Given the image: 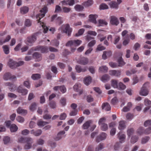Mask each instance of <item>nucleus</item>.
<instances>
[{
	"mask_svg": "<svg viewBox=\"0 0 151 151\" xmlns=\"http://www.w3.org/2000/svg\"><path fill=\"white\" fill-rule=\"evenodd\" d=\"M37 33H34L32 35L27 37L25 41V43L27 45L30 46L32 45L37 40Z\"/></svg>",
	"mask_w": 151,
	"mask_h": 151,
	"instance_id": "1",
	"label": "nucleus"
},
{
	"mask_svg": "<svg viewBox=\"0 0 151 151\" xmlns=\"http://www.w3.org/2000/svg\"><path fill=\"white\" fill-rule=\"evenodd\" d=\"M47 11V6H44L43 8L40 11V13L37 14L36 16V18L37 19V23H39L41 22L40 24H41V21H40L41 19L43 18L45 16V13H46Z\"/></svg>",
	"mask_w": 151,
	"mask_h": 151,
	"instance_id": "2",
	"label": "nucleus"
},
{
	"mask_svg": "<svg viewBox=\"0 0 151 151\" xmlns=\"http://www.w3.org/2000/svg\"><path fill=\"white\" fill-rule=\"evenodd\" d=\"M24 64L23 61H19L18 62H15L12 59H9L8 62V65L12 69H14L18 66L22 65Z\"/></svg>",
	"mask_w": 151,
	"mask_h": 151,
	"instance_id": "3",
	"label": "nucleus"
},
{
	"mask_svg": "<svg viewBox=\"0 0 151 151\" xmlns=\"http://www.w3.org/2000/svg\"><path fill=\"white\" fill-rule=\"evenodd\" d=\"M61 29V32L62 33H66L68 34V36H70L72 31V29L70 28L69 24L63 25L60 29Z\"/></svg>",
	"mask_w": 151,
	"mask_h": 151,
	"instance_id": "4",
	"label": "nucleus"
},
{
	"mask_svg": "<svg viewBox=\"0 0 151 151\" xmlns=\"http://www.w3.org/2000/svg\"><path fill=\"white\" fill-rule=\"evenodd\" d=\"M149 82H146L145 83L139 92L140 95L145 96L148 95L149 91L147 88L149 87Z\"/></svg>",
	"mask_w": 151,
	"mask_h": 151,
	"instance_id": "5",
	"label": "nucleus"
},
{
	"mask_svg": "<svg viewBox=\"0 0 151 151\" xmlns=\"http://www.w3.org/2000/svg\"><path fill=\"white\" fill-rule=\"evenodd\" d=\"M25 143L26 144L24 147V149L25 150L30 149L32 147V144L33 142V139L30 137H25Z\"/></svg>",
	"mask_w": 151,
	"mask_h": 151,
	"instance_id": "6",
	"label": "nucleus"
},
{
	"mask_svg": "<svg viewBox=\"0 0 151 151\" xmlns=\"http://www.w3.org/2000/svg\"><path fill=\"white\" fill-rule=\"evenodd\" d=\"M81 43L82 41L78 40L68 41L66 43V46H74L75 47H76L79 45Z\"/></svg>",
	"mask_w": 151,
	"mask_h": 151,
	"instance_id": "7",
	"label": "nucleus"
},
{
	"mask_svg": "<svg viewBox=\"0 0 151 151\" xmlns=\"http://www.w3.org/2000/svg\"><path fill=\"white\" fill-rule=\"evenodd\" d=\"M32 50L35 51H40L42 53H46L48 52V48L46 46H38L32 47Z\"/></svg>",
	"mask_w": 151,
	"mask_h": 151,
	"instance_id": "8",
	"label": "nucleus"
},
{
	"mask_svg": "<svg viewBox=\"0 0 151 151\" xmlns=\"http://www.w3.org/2000/svg\"><path fill=\"white\" fill-rule=\"evenodd\" d=\"M151 132V128L149 127L145 130L143 129L142 127H140L138 129L137 133L139 135H141L143 134H148Z\"/></svg>",
	"mask_w": 151,
	"mask_h": 151,
	"instance_id": "9",
	"label": "nucleus"
},
{
	"mask_svg": "<svg viewBox=\"0 0 151 151\" xmlns=\"http://www.w3.org/2000/svg\"><path fill=\"white\" fill-rule=\"evenodd\" d=\"M3 79L7 81L9 80L12 81H14L16 80V77L14 75L12 76L9 73H6L3 76Z\"/></svg>",
	"mask_w": 151,
	"mask_h": 151,
	"instance_id": "10",
	"label": "nucleus"
},
{
	"mask_svg": "<svg viewBox=\"0 0 151 151\" xmlns=\"http://www.w3.org/2000/svg\"><path fill=\"white\" fill-rule=\"evenodd\" d=\"M110 23L111 24L116 26L119 24V22L118 18L115 16H111L110 17Z\"/></svg>",
	"mask_w": 151,
	"mask_h": 151,
	"instance_id": "11",
	"label": "nucleus"
},
{
	"mask_svg": "<svg viewBox=\"0 0 151 151\" xmlns=\"http://www.w3.org/2000/svg\"><path fill=\"white\" fill-rule=\"evenodd\" d=\"M107 134L105 132H102L99 136L97 137L96 141L97 142H99L100 141L105 139L106 138Z\"/></svg>",
	"mask_w": 151,
	"mask_h": 151,
	"instance_id": "12",
	"label": "nucleus"
},
{
	"mask_svg": "<svg viewBox=\"0 0 151 151\" xmlns=\"http://www.w3.org/2000/svg\"><path fill=\"white\" fill-rule=\"evenodd\" d=\"M109 74L110 75L118 77L121 75V71L119 70H111L109 71Z\"/></svg>",
	"mask_w": 151,
	"mask_h": 151,
	"instance_id": "13",
	"label": "nucleus"
},
{
	"mask_svg": "<svg viewBox=\"0 0 151 151\" xmlns=\"http://www.w3.org/2000/svg\"><path fill=\"white\" fill-rule=\"evenodd\" d=\"M97 17L98 16L96 14H91L89 16V20L91 22L96 24L97 23L96 19Z\"/></svg>",
	"mask_w": 151,
	"mask_h": 151,
	"instance_id": "14",
	"label": "nucleus"
},
{
	"mask_svg": "<svg viewBox=\"0 0 151 151\" xmlns=\"http://www.w3.org/2000/svg\"><path fill=\"white\" fill-rule=\"evenodd\" d=\"M81 86V85L80 83H77L75 84L73 87L74 91L77 92L79 91L80 94H82L83 93V91L82 90H80Z\"/></svg>",
	"mask_w": 151,
	"mask_h": 151,
	"instance_id": "15",
	"label": "nucleus"
},
{
	"mask_svg": "<svg viewBox=\"0 0 151 151\" xmlns=\"http://www.w3.org/2000/svg\"><path fill=\"white\" fill-rule=\"evenodd\" d=\"M53 89L55 91L60 90V91L63 93H65L66 91V88L64 86H55L54 87Z\"/></svg>",
	"mask_w": 151,
	"mask_h": 151,
	"instance_id": "16",
	"label": "nucleus"
},
{
	"mask_svg": "<svg viewBox=\"0 0 151 151\" xmlns=\"http://www.w3.org/2000/svg\"><path fill=\"white\" fill-rule=\"evenodd\" d=\"M33 58L36 59L37 61H40L42 59V55L40 53L37 52H35L32 54Z\"/></svg>",
	"mask_w": 151,
	"mask_h": 151,
	"instance_id": "17",
	"label": "nucleus"
},
{
	"mask_svg": "<svg viewBox=\"0 0 151 151\" xmlns=\"http://www.w3.org/2000/svg\"><path fill=\"white\" fill-rule=\"evenodd\" d=\"M118 137L119 138L120 142L122 143L124 142V140L126 138L125 135L122 134L121 132H119L117 134Z\"/></svg>",
	"mask_w": 151,
	"mask_h": 151,
	"instance_id": "18",
	"label": "nucleus"
},
{
	"mask_svg": "<svg viewBox=\"0 0 151 151\" xmlns=\"http://www.w3.org/2000/svg\"><path fill=\"white\" fill-rule=\"evenodd\" d=\"M17 91L20 93H21L22 95H25L27 93V90L25 88H23L21 86H19L17 89Z\"/></svg>",
	"mask_w": 151,
	"mask_h": 151,
	"instance_id": "19",
	"label": "nucleus"
},
{
	"mask_svg": "<svg viewBox=\"0 0 151 151\" xmlns=\"http://www.w3.org/2000/svg\"><path fill=\"white\" fill-rule=\"evenodd\" d=\"M17 111L18 114L24 115H26L27 113V111L26 110L23 109L20 107H19L17 109Z\"/></svg>",
	"mask_w": 151,
	"mask_h": 151,
	"instance_id": "20",
	"label": "nucleus"
},
{
	"mask_svg": "<svg viewBox=\"0 0 151 151\" xmlns=\"http://www.w3.org/2000/svg\"><path fill=\"white\" fill-rule=\"evenodd\" d=\"M88 59L87 58H82L80 59L78 61L79 64L85 65L88 64Z\"/></svg>",
	"mask_w": 151,
	"mask_h": 151,
	"instance_id": "21",
	"label": "nucleus"
},
{
	"mask_svg": "<svg viewBox=\"0 0 151 151\" xmlns=\"http://www.w3.org/2000/svg\"><path fill=\"white\" fill-rule=\"evenodd\" d=\"M112 53L110 51H104L102 57L104 59H105L107 57H110L112 55Z\"/></svg>",
	"mask_w": 151,
	"mask_h": 151,
	"instance_id": "22",
	"label": "nucleus"
},
{
	"mask_svg": "<svg viewBox=\"0 0 151 151\" xmlns=\"http://www.w3.org/2000/svg\"><path fill=\"white\" fill-rule=\"evenodd\" d=\"M125 122L123 120L120 121L119 122L118 127L119 129L120 130H123L126 128Z\"/></svg>",
	"mask_w": 151,
	"mask_h": 151,
	"instance_id": "23",
	"label": "nucleus"
},
{
	"mask_svg": "<svg viewBox=\"0 0 151 151\" xmlns=\"http://www.w3.org/2000/svg\"><path fill=\"white\" fill-rule=\"evenodd\" d=\"M102 109H104L106 111H109L110 110L111 107L109 103H103L102 105Z\"/></svg>",
	"mask_w": 151,
	"mask_h": 151,
	"instance_id": "24",
	"label": "nucleus"
},
{
	"mask_svg": "<svg viewBox=\"0 0 151 151\" xmlns=\"http://www.w3.org/2000/svg\"><path fill=\"white\" fill-rule=\"evenodd\" d=\"M76 70L78 73H80L81 72L86 71V67L81 68L80 66L77 65L76 66Z\"/></svg>",
	"mask_w": 151,
	"mask_h": 151,
	"instance_id": "25",
	"label": "nucleus"
},
{
	"mask_svg": "<svg viewBox=\"0 0 151 151\" xmlns=\"http://www.w3.org/2000/svg\"><path fill=\"white\" fill-rule=\"evenodd\" d=\"M31 133L36 136H38L41 134L42 131L40 129H38L35 131H34V130H32L31 131Z\"/></svg>",
	"mask_w": 151,
	"mask_h": 151,
	"instance_id": "26",
	"label": "nucleus"
},
{
	"mask_svg": "<svg viewBox=\"0 0 151 151\" xmlns=\"http://www.w3.org/2000/svg\"><path fill=\"white\" fill-rule=\"evenodd\" d=\"M65 132L64 131H62L59 132L57 134V137L55 138V139L56 141H58L60 140L62 137V136L65 134Z\"/></svg>",
	"mask_w": 151,
	"mask_h": 151,
	"instance_id": "27",
	"label": "nucleus"
},
{
	"mask_svg": "<svg viewBox=\"0 0 151 151\" xmlns=\"http://www.w3.org/2000/svg\"><path fill=\"white\" fill-rule=\"evenodd\" d=\"M91 82V76H89L85 78L84 82L86 86L89 85Z\"/></svg>",
	"mask_w": 151,
	"mask_h": 151,
	"instance_id": "28",
	"label": "nucleus"
},
{
	"mask_svg": "<svg viewBox=\"0 0 151 151\" xmlns=\"http://www.w3.org/2000/svg\"><path fill=\"white\" fill-rule=\"evenodd\" d=\"M92 121L91 120H89L86 122L84 124L83 126V128L84 129H87L90 126L91 124V123Z\"/></svg>",
	"mask_w": 151,
	"mask_h": 151,
	"instance_id": "29",
	"label": "nucleus"
},
{
	"mask_svg": "<svg viewBox=\"0 0 151 151\" xmlns=\"http://www.w3.org/2000/svg\"><path fill=\"white\" fill-rule=\"evenodd\" d=\"M29 8L27 6H24L20 8L21 13L24 14L28 12Z\"/></svg>",
	"mask_w": 151,
	"mask_h": 151,
	"instance_id": "30",
	"label": "nucleus"
},
{
	"mask_svg": "<svg viewBox=\"0 0 151 151\" xmlns=\"http://www.w3.org/2000/svg\"><path fill=\"white\" fill-rule=\"evenodd\" d=\"M134 132V130L133 128H130L127 129V134L128 138H130Z\"/></svg>",
	"mask_w": 151,
	"mask_h": 151,
	"instance_id": "31",
	"label": "nucleus"
},
{
	"mask_svg": "<svg viewBox=\"0 0 151 151\" xmlns=\"http://www.w3.org/2000/svg\"><path fill=\"white\" fill-rule=\"evenodd\" d=\"M110 77L109 75L105 74L103 75L101 78V80L104 82H106L109 79Z\"/></svg>",
	"mask_w": 151,
	"mask_h": 151,
	"instance_id": "32",
	"label": "nucleus"
},
{
	"mask_svg": "<svg viewBox=\"0 0 151 151\" xmlns=\"http://www.w3.org/2000/svg\"><path fill=\"white\" fill-rule=\"evenodd\" d=\"M119 4L116 1H112L110 3V6L111 7L117 9L118 8Z\"/></svg>",
	"mask_w": 151,
	"mask_h": 151,
	"instance_id": "33",
	"label": "nucleus"
},
{
	"mask_svg": "<svg viewBox=\"0 0 151 151\" xmlns=\"http://www.w3.org/2000/svg\"><path fill=\"white\" fill-rule=\"evenodd\" d=\"M111 84L112 87L114 88H118V81L115 80H112L111 81Z\"/></svg>",
	"mask_w": 151,
	"mask_h": 151,
	"instance_id": "34",
	"label": "nucleus"
},
{
	"mask_svg": "<svg viewBox=\"0 0 151 151\" xmlns=\"http://www.w3.org/2000/svg\"><path fill=\"white\" fill-rule=\"evenodd\" d=\"M18 127L15 124H12L10 126V130L12 132H16L17 131Z\"/></svg>",
	"mask_w": 151,
	"mask_h": 151,
	"instance_id": "35",
	"label": "nucleus"
},
{
	"mask_svg": "<svg viewBox=\"0 0 151 151\" xmlns=\"http://www.w3.org/2000/svg\"><path fill=\"white\" fill-rule=\"evenodd\" d=\"M108 70V68L106 66H103L99 68V71L100 72H106Z\"/></svg>",
	"mask_w": 151,
	"mask_h": 151,
	"instance_id": "36",
	"label": "nucleus"
},
{
	"mask_svg": "<svg viewBox=\"0 0 151 151\" xmlns=\"http://www.w3.org/2000/svg\"><path fill=\"white\" fill-rule=\"evenodd\" d=\"M5 85L6 86H9V88L11 91L12 92L14 91V86L13 84L9 82H7L5 83Z\"/></svg>",
	"mask_w": 151,
	"mask_h": 151,
	"instance_id": "37",
	"label": "nucleus"
},
{
	"mask_svg": "<svg viewBox=\"0 0 151 151\" xmlns=\"http://www.w3.org/2000/svg\"><path fill=\"white\" fill-rule=\"evenodd\" d=\"M93 3L92 0H88V1L84 2L83 5L85 6H88L91 5Z\"/></svg>",
	"mask_w": 151,
	"mask_h": 151,
	"instance_id": "38",
	"label": "nucleus"
},
{
	"mask_svg": "<svg viewBox=\"0 0 151 151\" xmlns=\"http://www.w3.org/2000/svg\"><path fill=\"white\" fill-rule=\"evenodd\" d=\"M37 125L40 127H43V126L47 124L48 123L47 122L39 120L37 122Z\"/></svg>",
	"mask_w": 151,
	"mask_h": 151,
	"instance_id": "39",
	"label": "nucleus"
},
{
	"mask_svg": "<svg viewBox=\"0 0 151 151\" xmlns=\"http://www.w3.org/2000/svg\"><path fill=\"white\" fill-rule=\"evenodd\" d=\"M4 52L6 54H8L9 52V48L7 45H4L2 47Z\"/></svg>",
	"mask_w": 151,
	"mask_h": 151,
	"instance_id": "40",
	"label": "nucleus"
},
{
	"mask_svg": "<svg viewBox=\"0 0 151 151\" xmlns=\"http://www.w3.org/2000/svg\"><path fill=\"white\" fill-rule=\"evenodd\" d=\"M99 25L101 26L106 25L108 24L106 20L103 19L99 20Z\"/></svg>",
	"mask_w": 151,
	"mask_h": 151,
	"instance_id": "41",
	"label": "nucleus"
},
{
	"mask_svg": "<svg viewBox=\"0 0 151 151\" xmlns=\"http://www.w3.org/2000/svg\"><path fill=\"white\" fill-rule=\"evenodd\" d=\"M51 45L57 47L59 44V42L58 40L55 39L51 42Z\"/></svg>",
	"mask_w": 151,
	"mask_h": 151,
	"instance_id": "42",
	"label": "nucleus"
},
{
	"mask_svg": "<svg viewBox=\"0 0 151 151\" xmlns=\"http://www.w3.org/2000/svg\"><path fill=\"white\" fill-rule=\"evenodd\" d=\"M118 62L119 64V66H122L125 64V63L123 60L122 57H120L119 58L118 60Z\"/></svg>",
	"mask_w": 151,
	"mask_h": 151,
	"instance_id": "43",
	"label": "nucleus"
},
{
	"mask_svg": "<svg viewBox=\"0 0 151 151\" xmlns=\"http://www.w3.org/2000/svg\"><path fill=\"white\" fill-rule=\"evenodd\" d=\"M75 9L78 11H81L83 10L84 7L80 5H77L74 7Z\"/></svg>",
	"mask_w": 151,
	"mask_h": 151,
	"instance_id": "44",
	"label": "nucleus"
},
{
	"mask_svg": "<svg viewBox=\"0 0 151 151\" xmlns=\"http://www.w3.org/2000/svg\"><path fill=\"white\" fill-rule=\"evenodd\" d=\"M31 78L34 80L40 79L41 78V75L38 74H34L32 75Z\"/></svg>",
	"mask_w": 151,
	"mask_h": 151,
	"instance_id": "45",
	"label": "nucleus"
},
{
	"mask_svg": "<svg viewBox=\"0 0 151 151\" xmlns=\"http://www.w3.org/2000/svg\"><path fill=\"white\" fill-rule=\"evenodd\" d=\"M126 88V86L122 82H120L118 84V88H116L119 90H124Z\"/></svg>",
	"mask_w": 151,
	"mask_h": 151,
	"instance_id": "46",
	"label": "nucleus"
},
{
	"mask_svg": "<svg viewBox=\"0 0 151 151\" xmlns=\"http://www.w3.org/2000/svg\"><path fill=\"white\" fill-rule=\"evenodd\" d=\"M71 9L70 8L64 6L62 8V12L65 13H67L70 11Z\"/></svg>",
	"mask_w": 151,
	"mask_h": 151,
	"instance_id": "47",
	"label": "nucleus"
},
{
	"mask_svg": "<svg viewBox=\"0 0 151 151\" xmlns=\"http://www.w3.org/2000/svg\"><path fill=\"white\" fill-rule=\"evenodd\" d=\"M104 148L103 143H100L95 149V151H99L102 150Z\"/></svg>",
	"mask_w": 151,
	"mask_h": 151,
	"instance_id": "48",
	"label": "nucleus"
},
{
	"mask_svg": "<svg viewBox=\"0 0 151 151\" xmlns=\"http://www.w3.org/2000/svg\"><path fill=\"white\" fill-rule=\"evenodd\" d=\"M150 137H149L147 136L145 137H143L141 141V143L142 144H145L150 139Z\"/></svg>",
	"mask_w": 151,
	"mask_h": 151,
	"instance_id": "49",
	"label": "nucleus"
},
{
	"mask_svg": "<svg viewBox=\"0 0 151 151\" xmlns=\"http://www.w3.org/2000/svg\"><path fill=\"white\" fill-rule=\"evenodd\" d=\"M108 126L107 124H104L101 125V129L104 131H106L108 129Z\"/></svg>",
	"mask_w": 151,
	"mask_h": 151,
	"instance_id": "50",
	"label": "nucleus"
},
{
	"mask_svg": "<svg viewBox=\"0 0 151 151\" xmlns=\"http://www.w3.org/2000/svg\"><path fill=\"white\" fill-rule=\"evenodd\" d=\"M138 136H134L131 137V143H134L137 142L138 140Z\"/></svg>",
	"mask_w": 151,
	"mask_h": 151,
	"instance_id": "51",
	"label": "nucleus"
},
{
	"mask_svg": "<svg viewBox=\"0 0 151 151\" xmlns=\"http://www.w3.org/2000/svg\"><path fill=\"white\" fill-rule=\"evenodd\" d=\"M37 104L34 102L31 104L29 107V109L32 111H34L36 109Z\"/></svg>",
	"mask_w": 151,
	"mask_h": 151,
	"instance_id": "52",
	"label": "nucleus"
},
{
	"mask_svg": "<svg viewBox=\"0 0 151 151\" xmlns=\"http://www.w3.org/2000/svg\"><path fill=\"white\" fill-rule=\"evenodd\" d=\"M84 32V29H80L79 30L78 33L76 34L75 36L76 37H78L79 36H81L83 35Z\"/></svg>",
	"mask_w": 151,
	"mask_h": 151,
	"instance_id": "53",
	"label": "nucleus"
},
{
	"mask_svg": "<svg viewBox=\"0 0 151 151\" xmlns=\"http://www.w3.org/2000/svg\"><path fill=\"white\" fill-rule=\"evenodd\" d=\"M106 121V118L105 117H102L99 119L98 121V124L99 125L104 124L105 121Z\"/></svg>",
	"mask_w": 151,
	"mask_h": 151,
	"instance_id": "54",
	"label": "nucleus"
},
{
	"mask_svg": "<svg viewBox=\"0 0 151 151\" xmlns=\"http://www.w3.org/2000/svg\"><path fill=\"white\" fill-rule=\"evenodd\" d=\"M3 141L5 144L9 143L10 141V138L8 137H5L3 138Z\"/></svg>",
	"mask_w": 151,
	"mask_h": 151,
	"instance_id": "55",
	"label": "nucleus"
},
{
	"mask_svg": "<svg viewBox=\"0 0 151 151\" xmlns=\"http://www.w3.org/2000/svg\"><path fill=\"white\" fill-rule=\"evenodd\" d=\"M16 120L19 122L23 123L24 121V118L20 116H18L16 118Z\"/></svg>",
	"mask_w": 151,
	"mask_h": 151,
	"instance_id": "56",
	"label": "nucleus"
},
{
	"mask_svg": "<svg viewBox=\"0 0 151 151\" xmlns=\"http://www.w3.org/2000/svg\"><path fill=\"white\" fill-rule=\"evenodd\" d=\"M62 9L60 6L59 5H56L55 8V13H59L61 12Z\"/></svg>",
	"mask_w": 151,
	"mask_h": 151,
	"instance_id": "57",
	"label": "nucleus"
},
{
	"mask_svg": "<svg viewBox=\"0 0 151 151\" xmlns=\"http://www.w3.org/2000/svg\"><path fill=\"white\" fill-rule=\"evenodd\" d=\"M86 100L89 103L92 102L93 101V98L91 95H88L86 97Z\"/></svg>",
	"mask_w": 151,
	"mask_h": 151,
	"instance_id": "58",
	"label": "nucleus"
},
{
	"mask_svg": "<svg viewBox=\"0 0 151 151\" xmlns=\"http://www.w3.org/2000/svg\"><path fill=\"white\" fill-rule=\"evenodd\" d=\"M108 6L106 4L104 3L101 4L100 6V8L101 9L104 10L108 9Z\"/></svg>",
	"mask_w": 151,
	"mask_h": 151,
	"instance_id": "59",
	"label": "nucleus"
},
{
	"mask_svg": "<svg viewBox=\"0 0 151 151\" xmlns=\"http://www.w3.org/2000/svg\"><path fill=\"white\" fill-rule=\"evenodd\" d=\"M55 22L59 25L61 24L62 23V21L61 20V17H58L55 19Z\"/></svg>",
	"mask_w": 151,
	"mask_h": 151,
	"instance_id": "60",
	"label": "nucleus"
},
{
	"mask_svg": "<svg viewBox=\"0 0 151 151\" xmlns=\"http://www.w3.org/2000/svg\"><path fill=\"white\" fill-rule=\"evenodd\" d=\"M144 125L145 127H148V126H151V120H148L146 121L144 123ZM149 127L151 128V127Z\"/></svg>",
	"mask_w": 151,
	"mask_h": 151,
	"instance_id": "61",
	"label": "nucleus"
},
{
	"mask_svg": "<svg viewBox=\"0 0 151 151\" xmlns=\"http://www.w3.org/2000/svg\"><path fill=\"white\" fill-rule=\"evenodd\" d=\"M50 107L52 109H54L56 107V104L55 102L53 101H51L49 103Z\"/></svg>",
	"mask_w": 151,
	"mask_h": 151,
	"instance_id": "62",
	"label": "nucleus"
},
{
	"mask_svg": "<svg viewBox=\"0 0 151 151\" xmlns=\"http://www.w3.org/2000/svg\"><path fill=\"white\" fill-rule=\"evenodd\" d=\"M31 25V22L29 19H27L25 22V25L26 27H29Z\"/></svg>",
	"mask_w": 151,
	"mask_h": 151,
	"instance_id": "63",
	"label": "nucleus"
},
{
	"mask_svg": "<svg viewBox=\"0 0 151 151\" xmlns=\"http://www.w3.org/2000/svg\"><path fill=\"white\" fill-rule=\"evenodd\" d=\"M30 132L27 129H25L21 132V134L24 135H27L29 134Z\"/></svg>",
	"mask_w": 151,
	"mask_h": 151,
	"instance_id": "64",
	"label": "nucleus"
}]
</instances>
